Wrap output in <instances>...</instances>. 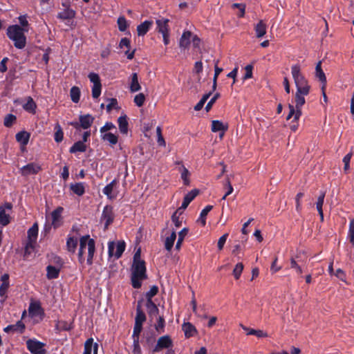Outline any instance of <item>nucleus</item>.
<instances>
[{
    "label": "nucleus",
    "mask_w": 354,
    "mask_h": 354,
    "mask_svg": "<svg viewBox=\"0 0 354 354\" xmlns=\"http://www.w3.org/2000/svg\"><path fill=\"white\" fill-rule=\"evenodd\" d=\"M88 248V256L86 263L88 266H91L93 262V257L95 252V241L93 239L90 238L89 235L82 236L80 239V248L78 250L77 257L80 264H83L85 261L84 257V250Z\"/></svg>",
    "instance_id": "nucleus-1"
},
{
    "label": "nucleus",
    "mask_w": 354,
    "mask_h": 354,
    "mask_svg": "<svg viewBox=\"0 0 354 354\" xmlns=\"http://www.w3.org/2000/svg\"><path fill=\"white\" fill-rule=\"evenodd\" d=\"M27 28H23L19 25H11L7 28L8 37L14 41L15 46L18 49H22L26 46V37L24 32H28Z\"/></svg>",
    "instance_id": "nucleus-2"
},
{
    "label": "nucleus",
    "mask_w": 354,
    "mask_h": 354,
    "mask_svg": "<svg viewBox=\"0 0 354 354\" xmlns=\"http://www.w3.org/2000/svg\"><path fill=\"white\" fill-rule=\"evenodd\" d=\"M131 269V286L133 288L138 289L142 286V281L147 278L146 263L138 262L136 264H132Z\"/></svg>",
    "instance_id": "nucleus-3"
},
{
    "label": "nucleus",
    "mask_w": 354,
    "mask_h": 354,
    "mask_svg": "<svg viewBox=\"0 0 354 354\" xmlns=\"http://www.w3.org/2000/svg\"><path fill=\"white\" fill-rule=\"evenodd\" d=\"M291 74L297 90H310V86L308 84V81L301 72V68L299 64H297L291 66Z\"/></svg>",
    "instance_id": "nucleus-4"
},
{
    "label": "nucleus",
    "mask_w": 354,
    "mask_h": 354,
    "mask_svg": "<svg viewBox=\"0 0 354 354\" xmlns=\"http://www.w3.org/2000/svg\"><path fill=\"white\" fill-rule=\"evenodd\" d=\"M310 93V90L306 89H297L295 95V109H296V114L295 117V120H298L301 115V108L304 104L306 103L305 96L308 95Z\"/></svg>",
    "instance_id": "nucleus-5"
},
{
    "label": "nucleus",
    "mask_w": 354,
    "mask_h": 354,
    "mask_svg": "<svg viewBox=\"0 0 354 354\" xmlns=\"http://www.w3.org/2000/svg\"><path fill=\"white\" fill-rule=\"evenodd\" d=\"M126 243L124 241H119L116 243L114 241L108 243V254L109 257L115 259L120 258L125 250Z\"/></svg>",
    "instance_id": "nucleus-6"
},
{
    "label": "nucleus",
    "mask_w": 354,
    "mask_h": 354,
    "mask_svg": "<svg viewBox=\"0 0 354 354\" xmlns=\"http://www.w3.org/2000/svg\"><path fill=\"white\" fill-rule=\"evenodd\" d=\"M95 118L91 114L80 115L79 116V122L72 121L69 122V125L72 126L76 130L80 129H88L94 122Z\"/></svg>",
    "instance_id": "nucleus-7"
},
{
    "label": "nucleus",
    "mask_w": 354,
    "mask_h": 354,
    "mask_svg": "<svg viewBox=\"0 0 354 354\" xmlns=\"http://www.w3.org/2000/svg\"><path fill=\"white\" fill-rule=\"evenodd\" d=\"M64 208L62 207H58L51 212L52 223L51 225H45L44 230L46 232H48L50 230L51 226H53L54 229H57L62 225L63 218L62 216V214Z\"/></svg>",
    "instance_id": "nucleus-8"
},
{
    "label": "nucleus",
    "mask_w": 354,
    "mask_h": 354,
    "mask_svg": "<svg viewBox=\"0 0 354 354\" xmlns=\"http://www.w3.org/2000/svg\"><path fill=\"white\" fill-rule=\"evenodd\" d=\"M45 346L44 343L36 339H29L26 341L27 348L32 354H46Z\"/></svg>",
    "instance_id": "nucleus-9"
},
{
    "label": "nucleus",
    "mask_w": 354,
    "mask_h": 354,
    "mask_svg": "<svg viewBox=\"0 0 354 354\" xmlns=\"http://www.w3.org/2000/svg\"><path fill=\"white\" fill-rule=\"evenodd\" d=\"M173 347V341L171 337L168 335L160 337L156 346L152 349L153 353L160 352L163 349L170 348Z\"/></svg>",
    "instance_id": "nucleus-10"
},
{
    "label": "nucleus",
    "mask_w": 354,
    "mask_h": 354,
    "mask_svg": "<svg viewBox=\"0 0 354 354\" xmlns=\"http://www.w3.org/2000/svg\"><path fill=\"white\" fill-rule=\"evenodd\" d=\"M101 220L104 221V230L108 229L109 226L113 223L114 220V214L113 207L111 205H106L102 211Z\"/></svg>",
    "instance_id": "nucleus-11"
},
{
    "label": "nucleus",
    "mask_w": 354,
    "mask_h": 354,
    "mask_svg": "<svg viewBox=\"0 0 354 354\" xmlns=\"http://www.w3.org/2000/svg\"><path fill=\"white\" fill-rule=\"evenodd\" d=\"M41 170V167L35 162H30L21 168L22 176H26L30 174H37Z\"/></svg>",
    "instance_id": "nucleus-12"
},
{
    "label": "nucleus",
    "mask_w": 354,
    "mask_h": 354,
    "mask_svg": "<svg viewBox=\"0 0 354 354\" xmlns=\"http://www.w3.org/2000/svg\"><path fill=\"white\" fill-rule=\"evenodd\" d=\"M192 32L189 30H185L179 40V47L182 49H188L192 39Z\"/></svg>",
    "instance_id": "nucleus-13"
},
{
    "label": "nucleus",
    "mask_w": 354,
    "mask_h": 354,
    "mask_svg": "<svg viewBox=\"0 0 354 354\" xmlns=\"http://www.w3.org/2000/svg\"><path fill=\"white\" fill-rule=\"evenodd\" d=\"M169 20L165 18L156 19V30L162 35L169 32Z\"/></svg>",
    "instance_id": "nucleus-14"
},
{
    "label": "nucleus",
    "mask_w": 354,
    "mask_h": 354,
    "mask_svg": "<svg viewBox=\"0 0 354 354\" xmlns=\"http://www.w3.org/2000/svg\"><path fill=\"white\" fill-rule=\"evenodd\" d=\"M315 77L319 80V82L322 83V90L325 89L326 86V75L322 70V61H319L315 66Z\"/></svg>",
    "instance_id": "nucleus-15"
},
{
    "label": "nucleus",
    "mask_w": 354,
    "mask_h": 354,
    "mask_svg": "<svg viewBox=\"0 0 354 354\" xmlns=\"http://www.w3.org/2000/svg\"><path fill=\"white\" fill-rule=\"evenodd\" d=\"M153 21L146 20L137 26L136 30L139 37L145 36L152 28Z\"/></svg>",
    "instance_id": "nucleus-16"
},
{
    "label": "nucleus",
    "mask_w": 354,
    "mask_h": 354,
    "mask_svg": "<svg viewBox=\"0 0 354 354\" xmlns=\"http://www.w3.org/2000/svg\"><path fill=\"white\" fill-rule=\"evenodd\" d=\"M199 191L197 189H192L188 192L184 197L183 201L179 209H185L187 207L189 203L196 197Z\"/></svg>",
    "instance_id": "nucleus-17"
},
{
    "label": "nucleus",
    "mask_w": 354,
    "mask_h": 354,
    "mask_svg": "<svg viewBox=\"0 0 354 354\" xmlns=\"http://www.w3.org/2000/svg\"><path fill=\"white\" fill-rule=\"evenodd\" d=\"M182 330H183L186 338H190L198 334L197 329L190 322H184L182 325Z\"/></svg>",
    "instance_id": "nucleus-18"
},
{
    "label": "nucleus",
    "mask_w": 354,
    "mask_h": 354,
    "mask_svg": "<svg viewBox=\"0 0 354 354\" xmlns=\"http://www.w3.org/2000/svg\"><path fill=\"white\" fill-rule=\"evenodd\" d=\"M29 313L31 316H41L44 315V310L41 308L39 302H32L28 308Z\"/></svg>",
    "instance_id": "nucleus-19"
},
{
    "label": "nucleus",
    "mask_w": 354,
    "mask_h": 354,
    "mask_svg": "<svg viewBox=\"0 0 354 354\" xmlns=\"http://www.w3.org/2000/svg\"><path fill=\"white\" fill-rule=\"evenodd\" d=\"M25 328V324L23 323L22 321L19 320L15 324H10L7 326L3 328V330L4 332L8 333L10 332L22 333H24Z\"/></svg>",
    "instance_id": "nucleus-20"
},
{
    "label": "nucleus",
    "mask_w": 354,
    "mask_h": 354,
    "mask_svg": "<svg viewBox=\"0 0 354 354\" xmlns=\"http://www.w3.org/2000/svg\"><path fill=\"white\" fill-rule=\"evenodd\" d=\"M75 11L70 8V5H68L66 8L57 14V17L62 20H71L75 18Z\"/></svg>",
    "instance_id": "nucleus-21"
},
{
    "label": "nucleus",
    "mask_w": 354,
    "mask_h": 354,
    "mask_svg": "<svg viewBox=\"0 0 354 354\" xmlns=\"http://www.w3.org/2000/svg\"><path fill=\"white\" fill-rule=\"evenodd\" d=\"M142 300H139L138 301V304L136 306V315L135 318V324L142 325L143 323L146 321V315L143 310H142L141 306Z\"/></svg>",
    "instance_id": "nucleus-22"
},
{
    "label": "nucleus",
    "mask_w": 354,
    "mask_h": 354,
    "mask_svg": "<svg viewBox=\"0 0 354 354\" xmlns=\"http://www.w3.org/2000/svg\"><path fill=\"white\" fill-rule=\"evenodd\" d=\"M78 244V240L74 236L71 234L68 235L66 239V249L70 253H75Z\"/></svg>",
    "instance_id": "nucleus-23"
},
{
    "label": "nucleus",
    "mask_w": 354,
    "mask_h": 354,
    "mask_svg": "<svg viewBox=\"0 0 354 354\" xmlns=\"http://www.w3.org/2000/svg\"><path fill=\"white\" fill-rule=\"evenodd\" d=\"M30 137V133L26 131H19L15 136L16 140L19 142L24 147L28 145Z\"/></svg>",
    "instance_id": "nucleus-24"
},
{
    "label": "nucleus",
    "mask_w": 354,
    "mask_h": 354,
    "mask_svg": "<svg viewBox=\"0 0 354 354\" xmlns=\"http://www.w3.org/2000/svg\"><path fill=\"white\" fill-rule=\"evenodd\" d=\"M266 24L263 20H260L254 26L256 37L257 38H261L266 35Z\"/></svg>",
    "instance_id": "nucleus-25"
},
{
    "label": "nucleus",
    "mask_w": 354,
    "mask_h": 354,
    "mask_svg": "<svg viewBox=\"0 0 354 354\" xmlns=\"http://www.w3.org/2000/svg\"><path fill=\"white\" fill-rule=\"evenodd\" d=\"M129 89L131 93H136L141 89V86L138 82V75L137 73H133L131 75Z\"/></svg>",
    "instance_id": "nucleus-26"
},
{
    "label": "nucleus",
    "mask_w": 354,
    "mask_h": 354,
    "mask_svg": "<svg viewBox=\"0 0 354 354\" xmlns=\"http://www.w3.org/2000/svg\"><path fill=\"white\" fill-rule=\"evenodd\" d=\"M118 123L120 133L122 134H127L128 132L129 127L127 116L126 115H120L118 118Z\"/></svg>",
    "instance_id": "nucleus-27"
},
{
    "label": "nucleus",
    "mask_w": 354,
    "mask_h": 354,
    "mask_svg": "<svg viewBox=\"0 0 354 354\" xmlns=\"http://www.w3.org/2000/svg\"><path fill=\"white\" fill-rule=\"evenodd\" d=\"M70 189L78 196L84 195L85 193L84 183H75L70 185Z\"/></svg>",
    "instance_id": "nucleus-28"
},
{
    "label": "nucleus",
    "mask_w": 354,
    "mask_h": 354,
    "mask_svg": "<svg viewBox=\"0 0 354 354\" xmlns=\"http://www.w3.org/2000/svg\"><path fill=\"white\" fill-rule=\"evenodd\" d=\"M46 277L48 279H55L59 277L60 268L49 265L46 267Z\"/></svg>",
    "instance_id": "nucleus-29"
},
{
    "label": "nucleus",
    "mask_w": 354,
    "mask_h": 354,
    "mask_svg": "<svg viewBox=\"0 0 354 354\" xmlns=\"http://www.w3.org/2000/svg\"><path fill=\"white\" fill-rule=\"evenodd\" d=\"M118 184V180L115 178L113 179L109 184L106 185L104 189H102V192L104 195H106L109 198L112 199L115 198L114 196H112V192L113 188Z\"/></svg>",
    "instance_id": "nucleus-30"
},
{
    "label": "nucleus",
    "mask_w": 354,
    "mask_h": 354,
    "mask_svg": "<svg viewBox=\"0 0 354 354\" xmlns=\"http://www.w3.org/2000/svg\"><path fill=\"white\" fill-rule=\"evenodd\" d=\"M23 109L32 114L35 113L37 104L31 97H28L27 102L23 105Z\"/></svg>",
    "instance_id": "nucleus-31"
},
{
    "label": "nucleus",
    "mask_w": 354,
    "mask_h": 354,
    "mask_svg": "<svg viewBox=\"0 0 354 354\" xmlns=\"http://www.w3.org/2000/svg\"><path fill=\"white\" fill-rule=\"evenodd\" d=\"M325 198V192H322L317 198V201L316 203V208L320 216L321 221H324V214H323V204Z\"/></svg>",
    "instance_id": "nucleus-32"
},
{
    "label": "nucleus",
    "mask_w": 354,
    "mask_h": 354,
    "mask_svg": "<svg viewBox=\"0 0 354 354\" xmlns=\"http://www.w3.org/2000/svg\"><path fill=\"white\" fill-rule=\"evenodd\" d=\"M146 308L150 317L156 316L159 313V309L153 300L147 301Z\"/></svg>",
    "instance_id": "nucleus-33"
},
{
    "label": "nucleus",
    "mask_w": 354,
    "mask_h": 354,
    "mask_svg": "<svg viewBox=\"0 0 354 354\" xmlns=\"http://www.w3.org/2000/svg\"><path fill=\"white\" fill-rule=\"evenodd\" d=\"M101 139L104 141H107L111 145H115L118 142V136L110 132L101 134Z\"/></svg>",
    "instance_id": "nucleus-34"
},
{
    "label": "nucleus",
    "mask_w": 354,
    "mask_h": 354,
    "mask_svg": "<svg viewBox=\"0 0 354 354\" xmlns=\"http://www.w3.org/2000/svg\"><path fill=\"white\" fill-rule=\"evenodd\" d=\"M212 205H208L205 206L201 212L200 216L198 219V222H199L202 226H205L206 225V216L208 214V213L212 209Z\"/></svg>",
    "instance_id": "nucleus-35"
},
{
    "label": "nucleus",
    "mask_w": 354,
    "mask_h": 354,
    "mask_svg": "<svg viewBox=\"0 0 354 354\" xmlns=\"http://www.w3.org/2000/svg\"><path fill=\"white\" fill-rule=\"evenodd\" d=\"M54 130H55L54 140L56 142L59 143L64 139V132H63L62 127L60 126V124L58 122L55 124Z\"/></svg>",
    "instance_id": "nucleus-36"
},
{
    "label": "nucleus",
    "mask_w": 354,
    "mask_h": 354,
    "mask_svg": "<svg viewBox=\"0 0 354 354\" xmlns=\"http://www.w3.org/2000/svg\"><path fill=\"white\" fill-rule=\"evenodd\" d=\"M86 150V145L82 141L75 142L70 148L69 152L71 153L79 152H84Z\"/></svg>",
    "instance_id": "nucleus-37"
},
{
    "label": "nucleus",
    "mask_w": 354,
    "mask_h": 354,
    "mask_svg": "<svg viewBox=\"0 0 354 354\" xmlns=\"http://www.w3.org/2000/svg\"><path fill=\"white\" fill-rule=\"evenodd\" d=\"M211 129L213 132L222 131V135H223L225 131L227 130V127L224 126L222 122L219 120H213L212 122Z\"/></svg>",
    "instance_id": "nucleus-38"
},
{
    "label": "nucleus",
    "mask_w": 354,
    "mask_h": 354,
    "mask_svg": "<svg viewBox=\"0 0 354 354\" xmlns=\"http://www.w3.org/2000/svg\"><path fill=\"white\" fill-rule=\"evenodd\" d=\"M80 89L78 86H73L70 90V97L74 103L79 102L80 100Z\"/></svg>",
    "instance_id": "nucleus-39"
},
{
    "label": "nucleus",
    "mask_w": 354,
    "mask_h": 354,
    "mask_svg": "<svg viewBox=\"0 0 354 354\" xmlns=\"http://www.w3.org/2000/svg\"><path fill=\"white\" fill-rule=\"evenodd\" d=\"M176 239V233L173 231L170 236H167L165 241V248L167 251H170L174 246L175 240Z\"/></svg>",
    "instance_id": "nucleus-40"
},
{
    "label": "nucleus",
    "mask_w": 354,
    "mask_h": 354,
    "mask_svg": "<svg viewBox=\"0 0 354 354\" xmlns=\"http://www.w3.org/2000/svg\"><path fill=\"white\" fill-rule=\"evenodd\" d=\"M188 231L189 230L187 228L184 227L178 232V240L175 247L176 250H179L180 249L182 243L184 241L185 237L187 236Z\"/></svg>",
    "instance_id": "nucleus-41"
},
{
    "label": "nucleus",
    "mask_w": 354,
    "mask_h": 354,
    "mask_svg": "<svg viewBox=\"0 0 354 354\" xmlns=\"http://www.w3.org/2000/svg\"><path fill=\"white\" fill-rule=\"evenodd\" d=\"M37 235H38V225H37V223H35L28 230V240L36 242Z\"/></svg>",
    "instance_id": "nucleus-42"
},
{
    "label": "nucleus",
    "mask_w": 354,
    "mask_h": 354,
    "mask_svg": "<svg viewBox=\"0 0 354 354\" xmlns=\"http://www.w3.org/2000/svg\"><path fill=\"white\" fill-rule=\"evenodd\" d=\"M243 329L247 331V335H256L258 337H268V334L261 330H255L253 328H249L245 326H243Z\"/></svg>",
    "instance_id": "nucleus-43"
},
{
    "label": "nucleus",
    "mask_w": 354,
    "mask_h": 354,
    "mask_svg": "<svg viewBox=\"0 0 354 354\" xmlns=\"http://www.w3.org/2000/svg\"><path fill=\"white\" fill-rule=\"evenodd\" d=\"M10 222V216L6 213L5 209L0 207V225L2 226L8 225Z\"/></svg>",
    "instance_id": "nucleus-44"
},
{
    "label": "nucleus",
    "mask_w": 354,
    "mask_h": 354,
    "mask_svg": "<svg viewBox=\"0 0 354 354\" xmlns=\"http://www.w3.org/2000/svg\"><path fill=\"white\" fill-rule=\"evenodd\" d=\"M144 346L150 348L156 342V337L152 333H147L144 335Z\"/></svg>",
    "instance_id": "nucleus-45"
},
{
    "label": "nucleus",
    "mask_w": 354,
    "mask_h": 354,
    "mask_svg": "<svg viewBox=\"0 0 354 354\" xmlns=\"http://www.w3.org/2000/svg\"><path fill=\"white\" fill-rule=\"evenodd\" d=\"M16 121L17 117L12 113H9L7 114L4 118L3 125L6 127L10 128L15 123Z\"/></svg>",
    "instance_id": "nucleus-46"
},
{
    "label": "nucleus",
    "mask_w": 354,
    "mask_h": 354,
    "mask_svg": "<svg viewBox=\"0 0 354 354\" xmlns=\"http://www.w3.org/2000/svg\"><path fill=\"white\" fill-rule=\"evenodd\" d=\"M154 327L158 333H162L165 332V320L163 316H159L157 323L155 324Z\"/></svg>",
    "instance_id": "nucleus-47"
},
{
    "label": "nucleus",
    "mask_w": 354,
    "mask_h": 354,
    "mask_svg": "<svg viewBox=\"0 0 354 354\" xmlns=\"http://www.w3.org/2000/svg\"><path fill=\"white\" fill-rule=\"evenodd\" d=\"M118 29L121 32H124L129 27V24L124 16H120L117 20Z\"/></svg>",
    "instance_id": "nucleus-48"
},
{
    "label": "nucleus",
    "mask_w": 354,
    "mask_h": 354,
    "mask_svg": "<svg viewBox=\"0 0 354 354\" xmlns=\"http://www.w3.org/2000/svg\"><path fill=\"white\" fill-rule=\"evenodd\" d=\"M142 330V325L134 324L132 339L133 341H140V335Z\"/></svg>",
    "instance_id": "nucleus-49"
},
{
    "label": "nucleus",
    "mask_w": 354,
    "mask_h": 354,
    "mask_svg": "<svg viewBox=\"0 0 354 354\" xmlns=\"http://www.w3.org/2000/svg\"><path fill=\"white\" fill-rule=\"evenodd\" d=\"M35 243L36 242H35V241L28 240V241L26 243L25 249H24V256L25 258H27L34 250Z\"/></svg>",
    "instance_id": "nucleus-50"
},
{
    "label": "nucleus",
    "mask_w": 354,
    "mask_h": 354,
    "mask_svg": "<svg viewBox=\"0 0 354 354\" xmlns=\"http://www.w3.org/2000/svg\"><path fill=\"white\" fill-rule=\"evenodd\" d=\"M212 95V92H209L208 93L205 94L202 98L200 100V101L195 105L194 110L195 111H200L203 107L205 103L207 102V100L209 99L210 95Z\"/></svg>",
    "instance_id": "nucleus-51"
},
{
    "label": "nucleus",
    "mask_w": 354,
    "mask_h": 354,
    "mask_svg": "<svg viewBox=\"0 0 354 354\" xmlns=\"http://www.w3.org/2000/svg\"><path fill=\"white\" fill-rule=\"evenodd\" d=\"M93 339H88L84 343L83 354H91L92 350L93 351Z\"/></svg>",
    "instance_id": "nucleus-52"
},
{
    "label": "nucleus",
    "mask_w": 354,
    "mask_h": 354,
    "mask_svg": "<svg viewBox=\"0 0 354 354\" xmlns=\"http://www.w3.org/2000/svg\"><path fill=\"white\" fill-rule=\"evenodd\" d=\"M158 292V287L157 286H153L150 290L146 292L145 297L147 301L152 300V298L156 296Z\"/></svg>",
    "instance_id": "nucleus-53"
},
{
    "label": "nucleus",
    "mask_w": 354,
    "mask_h": 354,
    "mask_svg": "<svg viewBox=\"0 0 354 354\" xmlns=\"http://www.w3.org/2000/svg\"><path fill=\"white\" fill-rule=\"evenodd\" d=\"M223 71L222 68H219L217 64L214 66V75L213 77V85H212V91H215L217 86V79L219 74Z\"/></svg>",
    "instance_id": "nucleus-54"
},
{
    "label": "nucleus",
    "mask_w": 354,
    "mask_h": 354,
    "mask_svg": "<svg viewBox=\"0 0 354 354\" xmlns=\"http://www.w3.org/2000/svg\"><path fill=\"white\" fill-rule=\"evenodd\" d=\"M243 264L242 263H238L234 270H233V275L236 279H239L241 275V273L243 270Z\"/></svg>",
    "instance_id": "nucleus-55"
},
{
    "label": "nucleus",
    "mask_w": 354,
    "mask_h": 354,
    "mask_svg": "<svg viewBox=\"0 0 354 354\" xmlns=\"http://www.w3.org/2000/svg\"><path fill=\"white\" fill-rule=\"evenodd\" d=\"M232 7L233 8H238V10H239V13L238 14L239 17L241 18V17H244L245 11V4L234 3L232 5Z\"/></svg>",
    "instance_id": "nucleus-56"
},
{
    "label": "nucleus",
    "mask_w": 354,
    "mask_h": 354,
    "mask_svg": "<svg viewBox=\"0 0 354 354\" xmlns=\"http://www.w3.org/2000/svg\"><path fill=\"white\" fill-rule=\"evenodd\" d=\"M145 101V95L140 93L134 97L133 102L138 107H141Z\"/></svg>",
    "instance_id": "nucleus-57"
},
{
    "label": "nucleus",
    "mask_w": 354,
    "mask_h": 354,
    "mask_svg": "<svg viewBox=\"0 0 354 354\" xmlns=\"http://www.w3.org/2000/svg\"><path fill=\"white\" fill-rule=\"evenodd\" d=\"M115 129L116 127L114 124H113L111 122H106L105 124L100 129V132L101 134H103L107 133L108 131H111L112 129Z\"/></svg>",
    "instance_id": "nucleus-58"
},
{
    "label": "nucleus",
    "mask_w": 354,
    "mask_h": 354,
    "mask_svg": "<svg viewBox=\"0 0 354 354\" xmlns=\"http://www.w3.org/2000/svg\"><path fill=\"white\" fill-rule=\"evenodd\" d=\"M352 157V153H347L343 158V162L344 163V171L345 173H348L350 168V161Z\"/></svg>",
    "instance_id": "nucleus-59"
},
{
    "label": "nucleus",
    "mask_w": 354,
    "mask_h": 354,
    "mask_svg": "<svg viewBox=\"0 0 354 354\" xmlns=\"http://www.w3.org/2000/svg\"><path fill=\"white\" fill-rule=\"evenodd\" d=\"M156 133L158 136L157 142L158 145L165 147L166 145V142L165 139L162 135V129L160 127H157L156 128Z\"/></svg>",
    "instance_id": "nucleus-60"
},
{
    "label": "nucleus",
    "mask_w": 354,
    "mask_h": 354,
    "mask_svg": "<svg viewBox=\"0 0 354 354\" xmlns=\"http://www.w3.org/2000/svg\"><path fill=\"white\" fill-rule=\"evenodd\" d=\"M183 171L181 172V178L183 180V183L185 185H188L189 184V180L188 179V176L189 175V172L187 169L185 167L184 165H182Z\"/></svg>",
    "instance_id": "nucleus-61"
},
{
    "label": "nucleus",
    "mask_w": 354,
    "mask_h": 354,
    "mask_svg": "<svg viewBox=\"0 0 354 354\" xmlns=\"http://www.w3.org/2000/svg\"><path fill=\"white\" fill-rule=\"evenodd\" d=\"M102 84H95L92 87V96L93 98H97L101 94Z\"/></svg>",
    "instance_id": "nucleus-62"
},
{
    "label": "nucleus",
    "mask_w": 354,
    "mask_h": 354,
    "mask_svg": "<svg viewBox=\"0 0 354 354\" xmlns=\"http://www.w3.org/2000/svg\"><path fill=\"white\" fill-rule=\"evenodd\" d=\"M348 236L350 242L354 245V219L351 220L349 223Z\"/></svg>",
    "instance_id": "nucleus-63"
},
{
    "label": "nucleus",
    "mask_w": 354,
    "mask_h": 354,
    "mask_svg": "<svg viewBox=\"0 0 354 354\" xmlns=\"http://www.w3.org/2000/svg\"><path fill=\"white\" fill-rule=\"evenodd\" d=\"M131 354H142L140 341H133Z\"/></svg>",
    "instance_id": "nucleus-64"
}]
</instances>
